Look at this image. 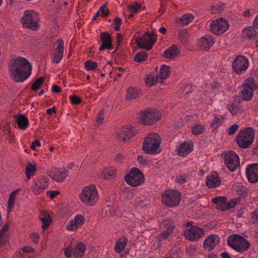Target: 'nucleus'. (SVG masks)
<instances>
[{
	"label": "nucleus",
	"instance_id": "obj_1",
	"mask_svg": "<svg viewBox=\"0 0 258 258\" xmlns=\"http://www.w3.org/2000/svg\"><path fill=\"white\" fill-rule=\"evenodd\" d=\"M31 71L30 63L24 57L12 59L9 65L10 76L16 82L26 80L31 75Z\"/></svg>",
	"mask_w": 258,
	"mask_h": 258
},
{
	"label": "nucleus",
	"instance_id": "obj_2",
	"mask_svg": "<svg viewBox=\"0 0 258 258\" xmlns=\"http://www.w3.org/2000/svg\"><path fill=\"white\" fill-rule=\"evenodd\" d=\"M161 139L156 133H152L146 137L142 144V149L147 154L154 155L161 151L160 148Z\"/></svg>",
	"mask_w": 258,
	"mask_h": 258
},
{
	"label": "nucleus",
	"instance_id": "obj_3",
	"mask_svg": "<svg viewBox=\"0 0 258 258\" xmlns=\"http://www.w3.org/2000/svg\"><path fill=\"white\" fill-rule=\"evenodd\" d=\"M81 201L86 206L95 205L99 199V196L96 186L91 184L83 187L79 196Z\"/></svg>",
	"mask_w": 258,
	"mask_h": 258
},
{
	"label": "nucleus",
	"instance_id": "obj_4",
	"mask_svg": "<svg viewBox=\"0 0 258 258\" xmlns=\"http://www.w3.org/2000/svg\"><path fill=\"white\" fill-rule=\"evenodd\" d=\"M160 118V114L157 110L148 108L140 113L139 121L145 125H152L156 123Z\"/></svg>",
	"mask_w": 258,
	"mask_h": 258
},
{
	"label": "nucleus",
	"instance_id": "obj_5",
	"mask_svg": "<svg viewBox=\"0 0 258 258\" xmlns=\"http://www.w3.org/2000/svg\"><path fill=\"white\" fill-rule=\"evenodd\" d=\"M135 131L133 127L124 126L116 128L113 136L118 143L124 144L135 135Z\"/></svg>",
	"mask_w": 258,
	"mask_h": 258
},
{
	"label": "nucleus",
	"instance_id": "obj_6",
	"mask_svg": "<svg viewBox=\"0 0 258 258\" xmlns=\"http://www.w3.org/2000/svg\"><path fill=\"white\" fill-rule=\"evenodd\" d=\"M39 17L36 13L33 11H26L21 19L23 27L36 30L39 27Z\"/></svg>",
	"mask_w": 258,
	"mask_h": 258
},
{
	"label": "nucleus",
	"instance_id": "obj_7",
	"mask_svg": "<svg viewBox=\"0 0 258 258\" xmlns=\"http://www.w3.org/2000/svg\"><path fill=\"white\" fill-rule=\"evenodd\" d=\"M162 202L168 207H173L179 204L181 200V195L177 190L168 189L161 195Z\"/></svg>",
	"mask_w": 258,
	"mask_h": 258
},
{
	"label": "nucleus",
	"instance_id": "obj_8",
	"mask_svg": "<svg viewBox=\"0 0 258 258\" xmlns=\"http://www.w3.org/2000/svg\"><path fill=\"white\" fill-rule=\"evenodd\" d=\"M124 178L128 185L133 187L140 185L145 181V177L142 172L135 167L132 168Z\"/></svg>",
	"mask_w": 258,
	"mask_h": 258
},
{
	"label": "nucleus",
	"instance_id": "obj_9",
	"mask_svg": "<svg viewBox=\"0 0 258 258\" xmlns=\"http://www.w3.org/2000/svg\"><path fill=\"white\" fill-rule=\"evenodd\" d=\"M227 243L229 246L239 252L247 250L250 246V243L242 236L238 234L230 236L228 238Z\"/></svg>",
	"mask_w": 258,
	"mask_h": 258
},
{
	"label": "nucleus",
	"instance_id": "obj_10",
	"mask_svg": "<svg viewBox=\"0 0 258 258\" xmlns=\"http://www.w3.org/2000/svg\"><path fill=\"white\" fill-rule=\"evenodd\" d=\"M254 131L251 127L245 128L241 131L237 137V142L239 146L242 148H248L253 142Z\"/></svg>",
	"mask_w": 258,
	"mask_h": 258
},
{
	"label": "nucleus",
	"instance_id": "obj_11",
	"mask_svg": "<svg viewBox=\"0 0 258 258\" xmlns=\"http://www.w3.org/2000/svg\"><path fill=\"white\" fill-rule=\"evenodd\" d=\"M210 31L217 35L225 33L229 28L228 22L226 19L220 18L212 21L210 24Z\"/></svg>",
	"mask_w": 258,
	"mask_h": 258
},
{
	"label": "nucleus",
	"instance_id": "obj_12",
	"mask_svg": "<svg viewBox=\"0 0 258 258\" xmlns=\"http://www.w3.org/2000/svg\"><path fill=\"white\" fill-rule=\"evenodd\" d=\"M86 249V245L82 242L76 244L73 250L71 246L63 249L64 254L67 258H83Z\"/></svg>",
	"mask_w": 258,
	"mask_h": 258
},
{
	"label": "nucleus",
	"instance_id": "obj_13",
	"mask_svg": "<svg viewBox=\"0 0 258 258\" xmlns=\"http://www.w3.org/2000/svg\"><path fill=\"white\" fill-rule=\"evenodd\" d=\"M224 161L226 167L231 172H234L240 166L238 156L233 151L224 153Z\"/></svg>",
	"mask_w": 258,
	"mask_h": 258
},
{
	"label": "nucleus",
	"instance_id": "obj_14",
	"mask_svg": "<svg viewBox=\"0 0 258 258\" xmlns=\"http://www.w3.org/2000/svg\"><path fill=\"white\" fill-rule=\"evenodd\" d=\"M156 39L154 33H147L140 37L137 38L136 42L140 48L150 50L152 48V45L155 43Z\"/></svg>",
	"mask_w": 258,
	"mask_h": 258
},
{
	"label": "nucleus",
	"instance_id": "obj_15",
	"mask_svg": "<svg viewBox=\"0 0 258 258\" xmlns=\"http://www.w3.org/2000/svg\"><path fill=\"white\" fill-rule=\"evenodd\" d=\"M249 66V61L243 55H238L234 59L232 63V69L234 72L238 74L245 72Z\"/></svg>",
	"mask_w": 258,
	"mask_h": 258
},
{
	"label": "nucleus",
	"instance_id": "obj_16",
	"mask_svg": "<svg viewBox=\"0 0 258 258\" xmlns=\"http://www.w3.org/2000/svg\"><path fill=\"white\" fill-rule=\"evenodd\" d=\"M204 235V229L197 226H191L184 232L186 239L190 241H196L202 237Z\"/></svg>",
	"mask_w": 258,
	"mask_h": 258
},
{
	"label": "nucleus",
	"instance_id": "obj_17",
	"mask_svg": "<svg viewBox=\"0 0 258 258\" xmlns=\"http://www.w3.org/2000/svg\"><path fill=\"white\" fill-rule=\"evenodd\" d=\"M84 222V217L81 214H77L69 221L66 226V228L69 231H76L83 225Z\"/></svg>",
	"mask_w": 258,
	"mask_h": 258
},
{
	"label": "nucleus",
	"instance_id": "obj_18",
	"mask_svg": "<svg viewBox=\"0 0 258 258\" xmlns=\"http://www.w3.org/2000/svg\"><path fill=\"white\" fill-rule=\"evenodd\" d=\"M48 175L56 181L61 182L64 181L68 175V171L64 169L52 168L48 171Z\"/></svg>",
	"mask_w": 258,
	"mask_h": 258
},
{
	"label": "nucleus",
	"instance_id": "obj_19",
	"mask_svg": "<svg viewBox=\"0 0 258 258\" xmlns=\"http://www.w3.org/2000/svg\"><path fill=\"white\" fill-rule=\"evenodd\" d=\"M48 181L46 178L39 177L34 181V185L32 187L35 195L41 194L47 187Z\"/></svg>",
	"mask_w": 258,
	"mask_h": 258
},
{
	"label": "nucleus",
	"instance_id": "obj_20",
	"mask_svg": "<svg viewBox=\"0 0 258 258\" xmlns=\"http://www.w3.org/2000/svg\"><path fill=\"white\" fill-rule=\"evenodd\" d=\"M56 47L53 50L52 54V61L53 63H58L62 59L63 54V42L62 40H57Z\"/></svg>",
	"mask_w": 258,
	"mask_h": 258
},
{
	"label": "nucleus",
	"instance_id": "obj_21",
	"mask_svg": "<svg viewBox=\"0 0 258 258\" xmlns=\"http://www.w3.org/2000/svg\"><path fill=\"white\" fill-rule=\"evenodd\" d=\"M246 173L249 182L256 183L258 181V164L249 165L246 167Z\"/></svg>",
	"mask_w": 258,
	"mask_h": 258
},
{
	"label": "nucleus",
	"instance_id": "obj_22",
	"mask_svg": "<svg viewBox=\"0 0 258 258\" xmlns=\"http://www.w3.org/2000/svg\"><path fill=\"white\" fill-rule=\"evenodd\" d=\"M214 43L213 37L210 35H207L200 38L198 42V46L204 51H209Z\"/></svg>",
	"mask_w": 258,
	"mask_h": 258
},
{
	"label": "nucleus",
	"instance_id": "obj_23",
	"mask_svg": "<svg viewBox=\"0 0 258 258\" xmlns=\"http://www.w3.org/2000/svg\"><path fill=\"white\" fill-rule=\"evenodd\" d=\"M220 238L217 235H210L204 240V247L208 251L212 250L219 242Z\"/></svg>",
	"mask_w": 258,
	"mask_h": 258
},
{
	"label": "nucleus",
	"instance_id": "obj_24",
	"mask_svg": "<svg viewBox=\"0 0 258 258\" xmlns=\"http://www.w3.org/2000/svg\"><path fill=\"white\" fill-rule=\"evenodd\" d=\"M193 147L191 142H184L177 148V154L181 157H185L192 152Z\"/></svg>",
	"mask_w": 258,
	"mask_h": 258
},
{
	"label": "nucleus",
	"instance_id": "obj_25",
	"mask_svg": "<svg viewBox=\"0 0 258 258\" xmlns=\"http://www.w3.org/2000/svg\"><path fill=\"white\" fill-rule=\"evenodd\" d=\"M116 172L117 170L115 167L108 166L101 171L99 175L101 178L111 180L116 176Z\"/></svg>",
	"mask_w": 258,
	"mask_h": 258
},
{
	"label": "nucleus",
	"instance_id": "obj_26",
	"mask_svg": "<svg viewBox=\"0 0 258 258\" xmlns=\"http://www.w3.org/2000/svg\"><path fill=\"white\" fill-rule=\"evenodd\" d=\"M221 182V180L218 174L213 172L207 177L206 184L210 188H214L219 185Z\"/></svg>",
	"mask_w": 258,
	"mask_h": 258
},
{
	"label": "nucleus",
	"instance_id": "obj_27",
	"mask_svg": "<svg viewBox=\"0 0 258 258\" xmlns=\"http://www.w3.org/2000/svg\"><path fill=\"white\" fill-rule=\"evenodd\" d=\"M170 72V68L169 66L164 64L162 65L160 69L159 73L157 75L159 80V83L163 84L164 81L169 77Z\"/></svg>",
	"mask_w": 258,
	"mask_h": 258
},
{
	"label": "nucleus",
	"instance_id": "obj_28",
	"mask_svg": "<svg viewBox=\"0 0 258 258\" xmlns=\"http://www.w3.org/2000/svg\"><path fill=\"white\" fill-rule=\"evenodd\" d=\"M180 49L175 45H172L164 52L165 57L168 59H174L180 54Z\"/></svg>",
	"mask_w": 258,
	"mask_h": 258
},
{
	"label": "nucleus",
	"instance_id": "obj_29",
	"mask_svg": "<svg viewBox=\"0 0 258 258\" xmlns=\"http://www.w3.org/2000/svg\"><path fill=\"white\" fill-rule=\"evenodd\" d=\"M101 40L102 44L99 48L100 51L103 50L105 48L111 49V38L108 33L104 32L101 34Z\"/></svg>",
	"mask_w": 258,
	"mask_h": 258
},
{
	"label": "nucleus",
	"instance_id": "obj_30",
	"mask_svg": "<svg viewBox=\"0 0 258 258\" xmlns=\"http://www.w3.org/2000/svg\"><path fill=\"white\" fill-rule=\"evenodd\" d=\"M16 121L20 129L25 130L29 124L28 118L23 114L16 115L14 116Z\"/></svg>",
	"mask_w": 258,
	"mask_h": 258
},
{
	"label": "nucleus",
	"instance_id": "obj_31",
	"mask_svg": "<svg viewBox=\"0 0 258 258\" xmlns=\"http://www.w3.org/2000/svg\"><path fill=\"white\" fill-rule=\"evenodd\" d=\"M9 225L6 223L0 230V248L6 244L9 234Z\"/></svg>",
	"mask_w": 258,
	"mask_h": 258
},
{
	"label": "nucleus",
	"instance_id": "obj_32",
	"mask_svg": "<svg viewBox=\"0 0 258 258\" xmlns=\"http://www.w3.org/2000/svg\"><path fill=\"white\" fill-rule=\"evenodd\" d=\"M127 239L122 237L117 240L114 246V251L117 253H119L122 251L126 245Z\"/></svg>",
	"mask_w": 258,
	"mask_h": 258
},
{
	"label": "nucleus",
	"instance_id": "obj_33",
	"mask_svg": "<svg viewBox=\"0 0 258 258\" xmlns=\"http://www.w3.org/2000/svg\"><path fill=\"white\" fill-rule=\"evenodd\" d=\"M253 91L247 87L242 86L240 94L241 98L245 101L250 100L253 97Z\"/></svg>",
	"mask_w": 258,
	"mask_h": 258
},
{
	"label": "nucleus",
	"instance_id": "obj_34",
	"mask_svg": "<svg viewBox=\"0 0 258 258\" xmlns=\"http://www.w3.org/2000/svg\"><path fill=\"white\" fill-rule=\"evenodd\" d=\"M242 33L244 37L247 38L249 39L255 37L258 34L255 30V27L253 26H250L248 28H245L243 29Z\"/></svg>",
	"mask_w": 258,
	"mask_h": 258
},
{
	"label": "nucleus",
	"instance_id": "obj_35",
	"mask_svg": "<svg viewBox=\"0 0 258 258\" xmlns=\"http://www.w3.org/2000/svg\"><path fill=\"white\" fill-rule=\"evenodd\" d=\"M194 20V16L191 14H187L183 15L181 18L176 19V22L182 26L186 25Z\"/></svg>",
	"mask_w": 258,
	"mask_h": 258
},
{
	"label": "nucleus",
	"instance_id": "obj_36",
	"mask_svg": "<svg viewBox=\"0 0 258 258\" xmlns=\"http://www.w3.org/2000/svg\"><path fill=\"white\" fill-rule=\"evenodd\" d=\"M157 82L159 83V80L157 76H156L153 73L148 75L145 79L146 84L149 87L153 86Z\"/></svg>",
	"mask_w": 258,
	"mask_h": 258
},
{
	"label": "nucleus",
	"instance_id": "obj_37",
	"mask_svg": "<svg viewBox=\"0 0 258 258\" xmlns=\"http://www.w3.org/2000/svg\"><path fill=\"white\" fill-rule=\"evenodd\" d=\"M139 96L138 90L134 87H130L127 89L126 99L127 100H133Z\"/></svg>",
	"mask_w": 258,
	"mask_h": 258
},
{
	"label": "nucleus",
	"instance_id": "obj_38",
	"mask_svg": "<svg viewBox=\"0 0 258 258\" xmlns=\"http://www.w3.org/2000/svg\"><path fill=\"white\" fill-rule=\"evenodd\" d=\"M36 170V165H32L30 163H28L25 169V173L27 178L30 179L31 176L34 175Z\"/></svg>",
	"mask_w": 258,
	"mask_h": 258
},
{
	"label": "nucleus",
	"instance_id": "obj_39",
	"mask_svg": "<svg viewBox=\"0 0 258 258\" xmlns=\"http://www.w3.org/2000/svg\"><path fill=\"white\" fill-rule=\"evenodd\" d=\"M242 86L247 87L253 90H255L258 88L257 85L255 83L254 80L252 78H249L245 80Z\"/></svg>",
	"mask_w": 258,
	"mask_h": 258
},
{
	"label": "nucleus",
	"instance_id": "obj_40",
	"mask_svg": "<svg viewBox=\"0 0 258 258\" xmlns=\"http://www.w3.org/2000/svg\"><path fill=\"white\" fill-rule=\"evenodd\" d=\"M148 54L145 51H141L137 53L134 57V60L137 62H141L147 59Z\"/></svg>",
	"mask_w": 258,
	"mask_h": 258
},
{
	"label": "nucleus",
	"instance_id": "obj_41",
	"mask_svg": "<svg viewBox=\"0 0 258 258\" xmlns=\"http://www.w3.org/2000/svg\"><path fill=\"white\" fill-rule=\"evenodd\" d=\"M17 194V190L13 191L9 196L8 201V209L9 212H11L14 205L16 201V195Z\"/></svg>",
	"mask_w": 258,
	"mask_h": 258
},
{
	"label": "nucleus",
	"instance_id": "obj_42",
	"mask_svg": "<svg viewBox=\"0 0 258 258\" xmlns=\"http://www.w3.org/2000/svg\"><path fill=\"white\" fill-rule=\"evenodd\" d=\"M189 36V34L186 30H181L179 32V39L183 43H186L188 42V39Z\"/></svg>",
	"mask_w": 258,
	"mask_h": 258
},
{
	"label": "nucleus",
	"instance_id": "obj_43",
	"mask_svg": "<svg viewBox=\"0 0 258 258\" xmlns=\"http://www.w3.org/2000/svg\"><path fill=\"white\" fill-rule=\"evenodd\" d=\"M175 228V226L174 225L171 224L168 227L166 231L162 232L160 235V238L161 239L162 238L166 239L170 235H171Z\"/></svg>",
	"mask_w": 258,
	"mask_h": 258
},
{
	"label": "nucleus",
	"instance_id": "obj_44",
	"mask_svg": "<svg viewBox=\"0 0 258 258\" xmlns=\"http://www.w3.org/2000/svg\"><path fill=\"white\" fill-rule=\"evenodd\" d=\"M225 5L222 4H217L211 7V11L213 14H218L224 10Z\"/></svg>",
	"mask_w": 258,
	"mask_h": 258
},
{
	"label": "nucleus",
	"instance_id": "obj_45",
	"mask_svg": "<svg viewBox=\"0 0 258 258\" xmlns=\"http://www.w3.org/2000/svg\"><path fill=\"white\" fill-rule=\"evenodd\" d=\"M134 205L136 208H144L147 206L146 202L140 198H137L135 199Z\"/></svg>",
	"mask_w": 258,
	"mask_h": 258
},
{
	"label": "nucleus",
	"instance_id": "obj_46",
	"mask_svg": "<svg viewBox=\"0 0 258 258\" xmlns=\"http://www.w3.org/2000/svg\"><path fill=\"white\" fill-rule=\"evenodd\" d=\"M205 130V127L202 125H196L192 127V132L195 135H199L202 134Z\"/></svg>",
	"mask_w": 258,
	"mask_h": 258
},
{
	"label": "nucleus",
	"instance_id": "obj_47",
	"mask_svg": "<svg viewBox=\"0 0 258 258\" xmlns=\"http://www.w3.org/2000/svg\"><path fill=\"white\" fill-rule=\"evenodd\" d=\"M141 8L140 4H132L128 6V10L131 13H136L140 12Z\"/></svg>",
	"mask_w": 258,
	"mask_h": 258
},
{
	"label": "nucleus",
	"instance_id": "obj_48",
	"mask_svg": "<svg viewBox=\"0 0 258 258\" xmlns=\"http://www.w3.org/2000/svg\"><path fill=\"white\" fill-rule=\"evenodd\" d=\"M241 201V198H237L232 199L228 202L227 204L228 208H225L224 210H229L233 208L237 205Z\"/></svg>",
	"mask_w": 258,
	"mask_h": 258
},
{
	"label": "nucleus",
	"instance_id": "obj_49",
	"mask_svg": "<svg viewBox=\"0 0 258 258\" xmlns=\"http://www.w3.org/2000/svg\"><path fill=\"white\" fill-rule=\"evenodd\" d=\"M85 67L88 70L92 71L94 70L97 67V64L95 61L91 60H87L85 63Z\"/></svg>",
	"mask_w": 258,
	"mask_h": 258
},
{
	"label": "nucleus",
	"instance_id": "obj_50",
	"mask_svg": "<svg viewBox=\"0 0 258 258\" xmlns=\"http://www.w3.org/2000/svg\"><path fill=\"white\" fill-rule=\"evenodd\" d=\"M100 15L102 17H106L109 13V10L106 7V4L102 5L98 10Z\"/></svg>",
	"mask_w": 258,
	"mask_h": 258
},
{
	"label": "nucleus",
	"instance_id": "obj_51",
	"mask_svg": "<svg viewBox=\"0 0 258 258\" xmlns=\"http://www.w3.org/2000/svg\"><path fill=\"white\" fill-rule=\"evenodd\" d=\"M44 81V79L42 77L38 78L32 84L31 89L33 90H36L38 89L40 85L42 84Z\"/></svg>",
	"mask_w": 258,
	"mask_h": 258
},
{
	"label": "nucleus",
	"instance_id": "obj_52",
	"mask_svg": "<svg viewBox=\"0 0 258 258\" xmlns=\"http://www.w3.org/2000/svg\"><path fill=\"white\" fill-rule=\"evenodd\" d=\"M226 198L225 197H218L213 198L212 200V203L218 204V205H221L224 204L226 202Z\"/></svg>",
	"mask_w": 258,
	"mask_h": 258
},
{
	"label": "nucleus",
	"instance_id": "obj_53",
	"mask_svg": "<svg viewBox=\"0 0 258 258\" xmlns=\"http://www.w3.org/2000/svg\"><path fill=\"white\" fill-rule=\"evenodd\" d=\"M137 161L140 164L143 166H147L150 163V161L146 159L142 155H139L137 157Z\"/></svg>",
	"mask_w": 258,
	"mask_h": 258
},
{
	"label": "nucleus",
	"instance_id": "obj_54",
	"mask_svg": "<svg viewBox=\"0 0 258 258\" xmlns=\"http://www.w3.org/2000/svg\"><path fill=\"white\" fill-rule=\"evenodd\" d=\"M229 110L232 115H236L239 110L238 105L235 104H231L228 107Z\"/></svg>",
	"mask_w": 258,
	"mask_h": 258
},
{
	"label": "nucleus",
	"instance_id": "obj_55",
	"mask_svg": "<svg viewBox=\"0 0 258 258\" xmlns=\"http://www.w3.org/2000/svg\"><path fill=\"white\" fill-rule=\"evenodd\" d=\"M40 220L42 223V227L43 229L44 230L50 225L51 223V217L48 218H40Z\"/></svg>",
	"mask_w": 258,
	"mask_h": 258
},
{
	"label": "nucleus",
	"instance_id": "obj_56",
	"mask_svg": "<svg viewBox=\"0 0 258 258\" xmlns=\"http://www.w3.org/2000/svg\"><path fill=\"white\" fill-rule=\"evenodd\" d=\"M224 117L223 116H216L212 121L211 125L213 126H217L221 123Z\"/></svg>",
	"mask_w": 258,
	"mask_h": 258
},
{
	"label": "nucleus",
	"instance_id": "obj_57",
	"mask_svg": "<svg viewBox=\"0 0 258 258\" xmlns=\"http://www.w3.org/2000/svg\"><path fill=\"white\" fill-rule=\"evenodd\" d=\"M124 158L125 157L124 155L120 153H118L116 155L114 159L116 162L119 164H121L123 162Z\"/></svg>",
	"mask_w": 258,
	"mask_h": 258
},
{
	"label": "nucleus",
	"instance_id": "obj_58",
	"mask_svg": "<svg viewBox=\"0 0 258 258\" xmlns=\"http://www.w3.org/2000/svg\"><path fill=\"white\" fill-rule=\"evenodd\" d=\"M70 99L72 103L75 105L79 104L81 102V99L76 95L70 96Z\"/></svg>",
	"mask_w": 258,
	"mask_h": 258
},
{
	"label": "nucleus",
	"instance_id": "obj_59",
	"mask_svg": "<svg viewBox=\"0 0 258 258\" xmlns=\"http://www.w3.org/2000/svg\"><path fill=\"white\" fill-rule=\"evenodd\" d=\"M187 177L185 175H180L177 176L176 178V181L179 184H183L186 180Z\"/></svg>",
	"mask_w": 258,
	"mask_h": 258
},
{
	"label": "nucleus",
	"instance_id": "obj_60",
	"mask_svg": "<svg viewBox=\"0 0 258 258\" xmlns=\"http://www.w3.org/2000/svg\"><path fill=\"white\" fill-rule=\"evenodd\" d=\"M59 194V191L58 190L53 191H47L46 194L49 196L50 199H53L55 198Z\"/></svg>",
	"mask_w": 258,
	"mask_h": 258
},
{
	"label": "nucleus",
	"instance_id": "obj_61",
	"mask_svg": "<svg viewBox=\"0 0 258 258\" xmlns=\"http://www.w3.org/2000/svg\"><path fill=\"white\" fill-rule=\"evenodd\" d=\"M238 129L237 124H233L228 129V134L229 135H234Z\"/></svg>",
	"mask_w": 258,
	"mask_h": 258
},
{
	"label": "nucleus",
	"instance_id": "obj_62",
	"mask_svg": "<svg viewBox=\"0 0 258 258\" xmlns=\"http://www.w3.org/2000/svg\"><path fill=\"white\" fill-rule=\"evenodd\" d=\"M211 89L213 90H217L220 88L221 84L218 82H213L209 85Z\"/></svg>",
	"mask_w": 258,
	"mask_h": 258
},
{
	"label": "nucleus",
	"instance_id": "obj_63",
	"mask_svg": "<svg viewBox=\"0 0 258 258\" xmlns=\"http://www.w3.org/2000/svg\"><path fill=\"white\" fill-rule=\"evenodd\" d=\"M32 241L37 243L38 239L39 238V235L37 233H32L30 235Z\"/></svg>",
	"mask_w": 258,
	"mask_h": 258
},
{
	"label": "nucleus",
	"instance_id": "obj_64",
	"mask_svg": "<svg viewBox=\"0 0 258 258\" xmlns=\"http://www.w3.org/2000/svg\"><path fill=\"white\" fill-rule=\"evenodd\" d=\"M40 145L41 144L39 141L36 140L32 143L31 145V148L32 150H35L36 147H39Z\"/></svg>",
	"mask_w": 258,
	"mask_h": 258
}]
</instances>
